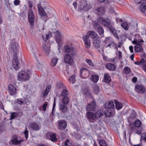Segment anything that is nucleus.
Segmentation results:
<instances>
[{"label": "nucleus", "mask_w": 146, "mask_h": 146, "mask_svg": "<svg viewBox=\"0 0 146 146\" xmlns=\"http://www.w3.org/2000/svg\"><path fill=\"white\" fill-rule=\"evenodd\" d=\"M87 117L90 120H93L96 118L95 116V114L91 112H88L87 113Z\"/></svg>", "instance_id": "nucleus-24"}, {"label": "nucleus", "mask_w": 146, "mask_h": 146, "mask_svg": "<svg viewBox=\"0 0 146 146\" xmlns=\"http://www.w3.org/2000/svg\"><path fill=\"white\" fill-rule=\"evenodd\" d=\"M106 67L108 69L111 71H114L116 69V67L114 64L110 63L107 64Z\"/></svg>", "instance_id": "nucleus-19"}, {"label": "nucleus", "mask_w": 146, "mask_h": 146, "mask_svg": "<svg viewBox=\"0 0 146 146\" xmlns=\"http://www.w3.org/2000/svg\"><path fill=\"white\" fill-rule=\"evenodd\" d=\"M135 124V125L136 126L137 128L138 127H139L141 124V121L139 119H137L133 123Z\"/></svg>", "instance_id": "nucleus-47"}, {"label": "nucleus", "mask_w": 146, "mask_h": 146, "mask_svg": "<svg viewBox=\"0 0 146 146\" xmlns=\"http://www.w3.org/2000/svg\"><path fill=\"white\" fill-rule=\"evenodd\" d=\"M132 42L133 44L136 45V44H140L141 42H143L144 41L142 39L137 40V39H134V40L132 41Z\"/></svg>", "instance_id": "nucleus-41"}, {"label": "nucleus", "mask_w": 146, "mask_h": 146, "mask_svg": "<svg viewBox=\"0 0 146 146\" xmlns=\"http://www.w3.org/2000/svg\"><path fill=\"white\" fill-rule=\"evenodd\" d=\"M48 105V102H45L44 104L42 107L43 110L44 111L46 110V107Z\"/></svg>", "instance_id": "nucleus-57"}, {"label": "nucleus", "mask_w": 146, "mask_h": 146, "mask_svg": "<svg viewBox=\"0 0 146 146\" xmlns=\"http://www.w3.org/2000/svg\"><path fill=\"white\" fill-rule=\"evenodd\" d=\"M92 79L93 82H96L98 81V78L97 76H92Z\"/></svg>", "instance_id": "nucleus-54"}, {"label": "nucleus", "mask_w": 146, "mask_h": 146, "mask_svg": "<svg viewBox=\"0 0 146 146\" xmlns=\"http://www.w3.org/2000/svg\"><path fill=\"white\" fill-rule=\"evenodd\" d=\"M12 66L13 68L16 70H18L19 68L17 57L16 54L14 55V58L12 62Z\"/></svg>", "instance_id": "nucleus-8"}, {"label": "nucleus", "mask_w": 146, "mask_h": 146, "mask_svg": "<svg viewBox=\"0 0 146 146\" xmlns=\"http://www.w3.org/2000/svg\"><path fill=\"white\" fill-rule=\"evenodd\" d=\"M11 46L10 49L16 54L17 53L18 50V45L17 42H15L14 39H12L10 42Z\"/></svg>", "instance_id": "nucleus-3"}, {"label": "nucleus", "mask_w": 146, "mask_h": 146, "mask_svg": "<svg viewBox=\"0 0 146 146\" xmlns=\"http://www.w3.org/2000/svg\"><path fill=\"white\" fill-rule=\"evenodd\" d=\"M87 3L86 1H83L82 2H80V4L78 7V11H81L84 9L87 10Z\"/></svg>", "instance_id": "nucleus-10"}, {"label": "nucleus", "mask_w": 146, "mask_h": 146, "mask_svg": "<svg viewBox=\"0 0 146 146\" xmlns=\"http://www.w3.org/2000/svg\"><path fill=\"white\" fill-rule=\"evenodd\" d=\"M63 91L62 92L61 94V96H67L68 94V92L67 90L64 88L63 89Z\"/></svg>", "instance_id": "nucleus-37"}, {"label": "nucleus", "mask_w": 146, "mask_h": 146, "mask_svg": "<svg viewBox=\"0 0 146 146\" xmlns=\"http://www.w3.org/2000/svg\"><path fill=\"white\" fill-rule=\"evenodd\" d=\"M46 38L44 39L43 36L42 35V37L44 41L47 40L49 37H50L52 36L51 33H49L48 34H46Z\"/></svg>", "instance_id": "nucleus-51"}, {"label": "nucleus", "mask_w": 146, "mask_h": 146, "mask_svg": "<svg viewBox=\"0 0 146 146\" xmlns=\"http://www.w3.org/2000/svg\"><path fill=\"white\" fill-rule=\"evenodd\" d=\"M83 93L85 95H90L91 94L90 92L87 89H85L83 92Z\"/></svg>", "instance_id": "nucleus-49"}, {"label": "nucleus", "mask_w": 146, "mask_h": 146, "mask_svg": "<svg viewBox=\"0 0 146 146\" xmlns=\"http://www.w3.org/2000/svg\"><path fill=\"white\" fill-rule=\"evenodd\" d=\"M18 116V113L17 112H13L11 113L10 119L11 120L15 117H17Z\"/></svg>", "instance_id": "nucleus-38"}, {"label": "nucleus", "mask_w": 146, "mask_h": 146, "mask_svg": "<svg viewBox=\"0 0 146 146\" xmlns=\"http://www.w3.org/2000/svg\"><path fill=\"white\" fill-rule=\"evenodd\" d=\"M70 82L73 84L76 81V80L75 78V76H72L70 77L69 79Z\"/></svg>", "instance_id": "nucleus-48"}, {"label": "nucleus", "mask_w": 146, "mask_h": 146, "mask_svg": "<svg viewBox=\"0 0 146 146\" xmlns=\"http://www.w3.org/2000/svg\"><path fill=\"white\" fill-rule=\"evenodd\" d=\"M140 11L143 13H144L146 9V2L142 3L140 6Z\"/></svg>", "instance_id": "nucleus-33"}, {"label": "nucleus", "mask_w": 146, "mask_h": 146, "mask_svg": "<svg viewBox=\"0 0 146 146\" xmlns=\"http://www.w3.org/2000/svg\"><path fill=\"white\" fill-rule=\"evenodd\" d=\"M37 7L38 9V12L40 15L45 17L47 16L46 14L43 9L41 6L40 4H38L37 5Z\"/></svg>", "instance_id": "nucleus-17"}, {"label": "nucleus", "mask_w": 146, "mask_h": 146, "mask_svg": "<svg viewBox=\"0 0 146 146\" xmlns=\"http://www.w3.org/2000/svg\"><path fill=\"white\" fill-rule=\"evenodd\" d=\"M47 136L50 137V140L52 142H55L57 140L56 137V134L55 133H47Z\"/></svg>", "instance_id": "nucleus-16"}, {"label": "nucleus", "mask_w": 146, "mask_h": 146, "mask_svg": "<svg viewBox=\"0 0 146 146\" xmlns=\"http://www.w3.org/2000/svg\"><path fill=\"white\" fill-rule=\"evenodd\" d=\"M30 127L33 130H38L40 127L36 123L34 122H32L29 124Z\"/></svg>", "instance_id": "nucleus-25"}, {"label": "nucleus", "mask_w": 146, "mask_h": 146, "mask_svg": "<svg viewBox=\"0 0 146 146\" xmlns=\"http://www.w3.org/2000/svg\"><path fill=\"white\" fill-rule=\"evenodd\" d=\"M136 116V114L134 112H133L131 113V114L130 117L131 118H134Z\"/></svg>", "instance_id": "nucleus-59"}, {"label": "nucleus", "mask_w": 146, "mask_h": 146, "mask_svg": "<svg viewBox=\"0 0 146 146\" xmlns=\"http://www.w3.org/2000/svg\"><path fill=\"white\" fill-rule=\"evenodd\" d=\"M28 18L29 22L30 25L33 26L34 24L35 20V17L31 9H30L28 13Z\"/></svg>", "instance_id": "nucleus-4"}, {"label": "nucleus", "mask_w": 146, "mask_h": 146, "mask_svg": "<svg viewBox=\"0 0 146 146\" xmlns=\"http://www.w3.org/2000/svg\"><path fill=\"white\" fill-rule=\"evenodd\" d=\"M13 138V139L11 140V142L13 144H19L23 141L22 139L20 140L19 141L17 140V137L16 135L14 136Z\"/></svg>", "instance_id": "nucleus-20"}, {"label": "nucleus", "mask_w": 146, "mask_h": 146, "mask_svg": "<svg viewBox=\"0 0 146 146\" xmlns=\"http://www.w3.org/2000/svg\"><path fill=\"white\" fill-rule=\"evenodd\" d=\"M55 106H56V100H55V98H54V104H53V108H52V113H53V111L54 110V109L55 108Z\"/></svg>", "instance_id": "nucleus-60"}, {"label": "nucleus", "mask_w": 146, "mask_h": 146, "mask_svg": "<svg viewBox=\"0 0 146 146\" xmlns=\"http://www.w3.org/2000/svg\"><path fill=\"white\" fill-rule=\"evenodd\" d=\"M141 43L136 45L135 47V51L137 52H141L143 51V48L142 46Z\"/></svg>", "instance_id": "nucleus-27"}, {"label": "nucleus", "mask_w": 146, "mask_h": 146, "mask_svg": "<svg viewBox=\"0 0 146 146\" xmlns=\"http://www.w3.org/2000/svg\"><path fill=\"white\" fill-rule=\"evenodd\" d=\"M74 55H71L69 54H66L64 56V60L65 62L68 64L72 65L73 64L72 58Z\"/></svg>", "instance_id": "nucleus-5"}, {"label": "nucleus", "mask_w": 146, "mask_h": 146, "mask_svg": "<svg viewBox=\"0 0 146 146\" xmlns=\"http://www.w3.org/2000/svg\"><path fill=\"white\" fill-rule=\"evenodd\" d=\"M65 105L63 104H60L59 106V109L62 113H65L67 111V108Z\"/></svg>", "instance_id": "nucleus-21"}, {"label": "nucleus", "mask_w": 146, "mask_h": 146, "mask_svg": "<svg viewBox=\"0 0 146 146\" xmlns=\"http://www.w3.org/2000/svg\"><path fill=\"white\" fill-rule=\"evenodd\" d=\"M114 107V104L113 102L110 101L106 102L104 104V107L106 108H112Z\"/></svg>", "instance_id": "nucleus-26"}, {"label": "nucleus", "mask_w": 146, "mask_h": 146, "mask_svg": "<svg viewBox=\"0 0 146 146\" xmlns=\"http://www.w3.org/2000/svg\"><path fill=\"white\" fill-rule=\"evenodd\" d=\"M58 123V129L64 130L66 127L67 125L66 122L64 120H60L57 121Z\"/></svg>", "instance_id": "nucleus-7"}, {"label": "nucleus", "mask_w": 146, "mask_h": 146, "mask_svg": "<svg viewBox=\"0 0 146 146\" xmlns=\"http://www.w3.org/2000/svg\"><path fill=\"white\" fill-rule=\"evenodd\" d=\"M99 143L100 146H107L106 141L103 139H100L99 141Z\"/></svg>", "instance_id": "nucleus-43"}, {"label": "nucleus", "mask_w": 146, "mask_h": 146, "mask_svg": "<svg viewBox=\"0 0 146 146\" xmlns=\"http://www.w3.org/2000/svg\"><path fill=\"white\" fill-rule=\"evenodd\" d=\"M55 37L56 38V42L58 44L60 43L61 42V36L60 32L58 31H56L55 33Z\"/></svg>", "instance_id": "nucleus-22"}, {"label": "nucleus", "mask_w": 146, "mask_h": 146, "mask_svg": "<svg viewBox=\"0 0 146 146\" xmlns=\"http://www.w3.org/2000/svg\"><path fill=\"white\" fill-rule=\"evenodd\" d=\"M143 59L142 58L141 59L140 61L139 62H135V64L139 65L140 64H143Z\"/></svg>", "instance_id": "nucleus-58"}, {"label": "nucleus", "mask_w": 146, "mask_h": 146, "mask_svg": "<svg viewBox=\"0 0 146 146\" xmlns=\"http://www.w3.org/2000/svg\"><path fill=\"white\" fill-rule=\"evenodd\" d=\"M81 74L85 75V76L86 77L89 76V72L88 70L85 68H82L80 70V72Z\"/></svg>", "instance_id": "nucleus-28"}, {"label": "nucleus", "mask_w": 146, "mask_h": 146, "mask_svg": "<svg viewBox=\"0 0 146 146\" xmlns=\"http://www.w3.org/2000/svg\"><path fill=\"white\" fill-rule=\"evenodd\" d=\"M104 81L107 83H109L111 81V78L109 74L105 73L104 75Z\"/></svg>", "instance_id": "nucleus-23"}, {"label": "nucleus", "mask_w": 146, "mask_h": 146, "mask_svg": "<svg viewBox=\"0 0 146 146\" xmlns=\"http://www.w3.org/2000/svg\"><path fill=\"white\" fill-rule=\"evenodd\" d=\"M20 1L19 0H15L14 1V4L15 5H18L19 4Z\"/></svg>", "instance_id": "nucleus-61"}, {"label": "nucleus", "mask_w": 146, "mask_h": 146, "mask_svg": "<svg viewBox=\"0 0 146 146\" xmlns=\"http://www.w3.org/2000/svg\"><path fill=\"white\" fill-rule=\"evenodd\" d=\"M123 71L125 74H127L130 72L131 70L129 68L126 66L124 68Z\"/></svg>", "instance_id": "nucleus-46"}, {"label": "nucleus", "mask_w": 146, "mask_h": 146, "mask_svg": "<svg viewBox=\"0 0 146 146\" xmlns=\"http://www.w3.org/2000/svg\"><path fill=\"white\" fill-rule=\"evenodd\" d=\"M96 106V103L95 102L93 101L92 102L89 104L86 108L87 111H91L95 110Z\"/></svg>", "instance_id": "nucleus-11"}, {"label": "nucleus", "mask_w": 146, "mask_h": 146, "mask_svg": "<svg viewBox=\"0 0 146 146\" xmlns=\"http://www.w3.org/2000/svg\"><path fill=\"white\" fill-rule=\"evenodd\" d=\"M18 76V80L21 81H25L27 80L29 78V74L25 71H22L19 73Z\"/></svg>", "instance_id": "nucleus-2"}, {"label": "nucleus", "mask_w": 146, "mask_h": 146, "mask_svg": "<svg viewBox=\"0 0 146 146\" xmlns=\"http://www.w3.org/2000/svg\"><path fill=\"white\" fill-rule=\"evenodd\" d=\"M28 3L29 4V7L30 8H32L33 5L32 2L31 1H29Z\"/></svg>", "instance_id": "nucleus-64"}, {"label": "nucleus", "mask_w": 146, "mask_h": 146, "mask_svg": "<svg viewBox=\"0 0 146 146\" xmlns=\"http://www.w3.org/2000/svg\"><path fill=\"white\" fill-rule=\"evenodd\" d=\"M129 127L130 129L132 131L135 130L137 128L133 123L129 124Z\"/></svg>", "instance_id": "nucleus-44"}, {"label": "nucleus", "mask_w": 146, "mask_h": 146, "mask_svg": "<svg viewBox=\"0 0 146 146\" xmlns=\"http://www.w3.org/2000/svg\"><path fill=\"white\" fill-rule=\"evenodd\" d=\"M93 45L95 48H98L100 46V42L98 40H95L93 42Z\"/></svg>", "instance_id": "nucleus-32"}, {"label": "nucleus", "mask_w": 146, "mask_h": 146, "mask_svg": "<svg viewBox=\"0 0 146 146\" xmlns=\"http://www.w3.org/2000/svg\"><path fill=\"white\" fill-rule=\"evenodd\" d=\"M135 88V90L137 93H143L145 91V88L144 86L139 85H136Z\"/></svg>", "instance_id": "nucleus-13"}, {"label": "nucleus", "mask_w": 146, "mask_h": 146, "mask_svg": "<svg viewBox=\"0 0 146 146\" xmlns=\"http://www.w3.org/2000/svg\"><path fill=\"white\" fill-rule=\"evenodd\" d=\"M43 47L44 50L47 54L49 53L50 51V49L49 46H47L46 44L44 45Z\"/></svg>", "instance_id": "nucleus-40"}, {"label": "nucleus", "mask_w": 146, "mask_h": 146, "mask_svg": "<svg viewBox=\"0 0 146 146\" xmlns=\"http://www.w3.org/2000/svg\"><path fill=\"white\" fill-rule=\"evenodd\" d=\"M83 38L86 48H90V47L91 42L89 37L86 35L83 37Z\"/></svg>", "instance_id": "nucleus-12"}, {"label": "nucleus", "mask_w": 146, "mask_h": 146, "mask_svg": "<svg viewBox=\"0 0 146 146\" xmlns=\"http://www.w3.org/2000/svg\"><path fill=\"white\" fill-rule=\"evenodd\" d=\"M64 52L67 53L66 54H69L71 55H74L75 54V49L71 46H66L64 48Z\"/></svg>", "instance_id": "nucleus-6"}, {"label": "nucleus", "mask_w": 146, "mask_h": 146, "mask_svg": "<svg viewBox=\"0 0 146 146\" xmlns=\"http://www.w3.org/2000/svg\"><path fill=\"white\" fill-rule=\"evenodd\" d=\"M104 112L101 110H98L95 114V116L96 118H98L104 115Z\"/></svg>", "instance_id": "nucleus-30"}, {"label": "nucleus", "mask_w": 146, "mask_h": 146, "mask_svg": "<svg viewBox=\"0 0 146 146\" xmlns=\"http://www.w3.org/2000/svg\"><path fill=\"white\" fill-rule=\"evenodd\" d=\"M28 133L29 131L27 129V127H25V130L24 132V134L25 135V136L26 137V139H27L28 137Z\"/></svg>", "instance_id": "nucleus-50"}, {"label": "nucleus", "mask_w": 146, "mask_h": 146, "mask_svg": "<svg viewBox=\"0 0 146 146\" xmlns=\"http://www.w3.org/2000/svg\"><path fill=\"white\" fill-rule=\"evenodd\" d=\"M57 88L58 89H63L65 87V86H64L62 83L59 82L57 83L56 84Z\"/></svg>", "instance_id": "nucleus-39"}, {"label": "nucleus", "mask_w": 146, "mask_h": 146, "mask_svg": "<svg viewBox=\"0 0 146 146\" xmlns=\"http://www.w3.org/2000/svg\"><path fill=\"white\" fill-rule=\"evenodd\" d=\"M70 100L67 96H64L62 99V102L63 104L65 105H68L69 103Z\"/></svg>", "instance_id": "nucleus-31"}, {"label": "nucleus", "mask_w": 146, "mask_h": 146, "mask_svg": "<svg viewBox=\"0 0 146 146\" xmlns=\"http://www.w3.org/2000/svg\"><path fill=\"white\" fill-rule=\"evenodd\" d=\"M99 20L102 21V24L104 27H107L116 38H119V37L117 33V31L112 26L110 20L109 19L101 17L99 18Z\"/></svg>", "instance_id": "nucleus-1"}, {"label": "nucleus", "mask_w": 146, "mask_h": 146, "mask_svg": "<svg viewBox=\"0 0 146 146\" xmlns=\"http://www.w3.org/2000/svg\"><path fill=\"white\" fill-rule=\"evenodd\" d=\"M65 145L66 146H69L70 145V143H69V141L68 139H67L65 143Z\"/></svg>", "instance_id": "nucleus-62"}, {"label": "nucleus", "mask_w": 146, "mask_h": 146, "mask_svg": "<svg viewBox=\"0 0 146 146\" xmlns=\"http://www.w3.org/2000/svg\"><path fill=\"white\" fill-rule=\"evenodd\" d=\"M143 70L146 72V60H144L143 59Z\"/></svg>", "instance_id": "nucleus-55"}, {"label": "nucleus", "mask_w": 146, "mask_h": 146, "mask_svg": "<svg viewBox=\"0 0 146 146\" xmlns=\"http://www.w3.org/2000/svg\"><path fill=\"white\" fill-rule=\"evenodd\" d=\"M58 59L57 57L53 58L51 60V65L54 66L57 63Z\"/></svg>", "instance_id": "nucleus-35"}, {"label": "nucleus", "mask_w": 146, "mask_h": 146, "mask_svg": "<svg viewBox=\"0 0 146 146\" xmlns=\"http://www.w3.org/2000/svg\"><path fill=\"white\" fill-rule=\"evenodd\" d=\"M97 32L100 35H102L104 33V30L102 27L99 26L98 27Z\"/></svg>", "instance_id": "nucleus-42"}, {"label": "nucleus", "mask_w": 146, "mask_h": 146, "mask_svg": "<svg viewBox=\"0 0 146 146\" xmlns=\"http://www.w3.org/2000/svg\"><path fill=\"white\" fill-rule=\"evenodd\" d=\"M104 114L106 117H110L112 115V112L110 109L107 110L105 111Z\"/></svg>", "instance_id": "nucleus-36"}, {"label": "nucleus", "mask_w": 146, "mask_h": 146, "mask_svg": "<svg viewBox=\"0 0 146 146\" xmlns=\"http://www.w3.org/2000/svg\"><path fill=\"white\" fill-rule=\"evenodd\" d=\"M86 61L91 66H93L94 64L92 62L91 60L89 59H86Z\"/></svg>", "instance_id": "nucleus-53"}, {"label": "nucleus", "mask_w": 146, "mask_h": 146, "mask_svg": "<svg viewBox=\"0 0 146 146\" xmlns=\"http://www.w3.org/2000/svg\"><path fill=\"white\" fill-rule=\"evenodd\" d=\"M93 88L96 94H98L99 91V87L97 85H94L93 86Z\"/></svg>", "instance_id": "nucleus-45"}, {"label": "nucleus", "mask_w": 146, "mask_h": 146, "mask_svg": "<svg viewBox=\"0 0 146 146\" xmlns=\"http://www.w3.org/2000/svg\"><path fill=\"white\" fill-rule=\"evenodd\" d=\"M86 35L89 37H90L93 38H98V36L97 33L93 31H89L86 34Z\"/></svg>", "instance_id": "nucleus-14"}, {"label": "nucleus", "mask_w": 146, "mask_h": 146, "mask_svg": "<svg viewBox=\"0 0 146 146\" xmlns=\"http://www.w3.org/2000/svg\"><path fill=\"white\" fill-rule=\"evenodd\" d=\"M141 138L146 142V133H143L141 134Z\"/></svg>", "instance_id": "nucleus-52"}, {"label": "nucleus", "mask_w": 146, "mask_h": 146, "mask_svg": "<svg viewBox=\"0 0 146 146\" xmlns=\"http://www.w3.org/2000/svg\"><path fill=\"white\" fill-rule=\"evenodd\" d=\"M108 47H110V48H113L114 49L117 50L118 49L117 46L116 44L112 40H111L110 42V43L106 46V48Z\"/></svg>", "instance_id": "nucleus-29"}, {"label": "nucleus", "mask_w": 146, "mask_h": 146, "mask_svg": "<svg viewBox=\"0 0 146 146\" xmlns=\"http://www.w3.org/2000/svg\"><path fill=\"white\" fill-rule=\"evenodd\" d=\"M110 38H111L110 37H106V38L104 40V42L106 44H108L109 43H110V42L111 40H110Z\"/></svg>", "instance_id": "nucleus-56"}, {"label": "nucleus", "mask_w": 146, "mask_h": 146, "mask_svg": "<svg viewBox=\"0 0 146 146\" xmlns=\"http://www.w3.org/2000/svg\"><path fill=\"white\" fill-rule=\"evenodd\" d=\"M8 88L9 90L10 91V95H13L16 93V89L12 85L9 84L8 86Z\"/></svg>", "instance_id": "nucleus-18"}, {"label": "nucleus", "mask_w": 146, "mask_h": 146, "mask_svg": "<svg viewBox=\"0 0 146 146\" xmlns=\"http://www.w3.org/2000/svg\"><path fill=\"white\" fill-rule=\"evenodd\" d=\"M133 24L131 23H128L126 22H123L121 24V26L125 30H127L129 28L130 29H133L134 28L133 26L132 27Z\"/></svg>", "instance_id": "nucleus-9"}, {"label": "nucleus", "mask_w": 146, "mask_h": 146, "mask_svg": "<svg viewBox=\"0 0 146 146\" xmlns=\"http://www.w3.org/2000/svg\"><path fill=\"white\" fill-rule=\"evenodd\" d=\"M116 108L118 110L121 109L122 107V104L120 102H118L116 100L115 101Z\"/></svg>", "instance_id": "nucleus-34"}, {"label": "nucleus", "mask_w": 146, "mask_h": 146, "mask_svg": "<svg viewBox=\"0 0 146 146\" xmlns=\"http://www.w3.org/2000/svg\"><path fill=\"white\" fill-rule=\"evenodd\" d=\"M49 92V91H48V90H47L46 89H45L43 94L44 96H47Z\"/></svg>", "instance_id": "nucleus-63"}, {"label": "nucleus", "mask_w": 146, "mask_h": 146, "mask_svg": "<svg viewBox=\"0 0 146 146\" xmlns=\"http://www.w3.org/2000/svg\"><path fill=\"white\" fill-rule=\"evenodd\" d=\"M95 12L99 15H104L105 13V9L103 7H100L95 9Z\"/></svg>", "instance_id": "nucleus-15"}]
</instances>
